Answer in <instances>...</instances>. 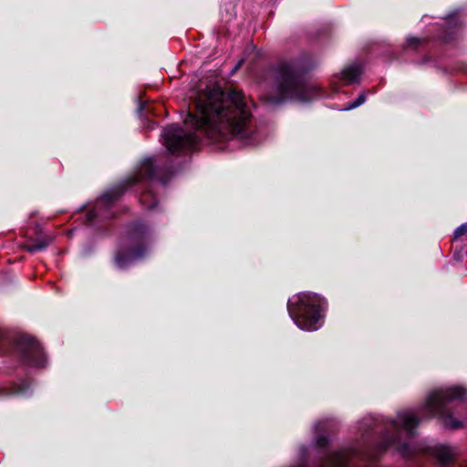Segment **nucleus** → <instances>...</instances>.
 Returning a JSON list of instances; mask_svg holds the SVG:
<instances>
[{
    "mask_svg": "<svg viewBox=\"0 0 467 467\" xmlns=\"http://www.w3.org/2000/svg\"><path fill=\"white\" fill-rule=\"evenodd\" d=\"M252 117L241 90L225 94L213 86L198 93L195 110L188 112L184 123L213 140L247 139L254 133Z\"/></svg>",
    "mask_w": 467,
    "mask_h": 467,
    "instance_id": "1",
    "label": "nucleus"
},
{
    "mask_svg": "<svg viewBox=\"0 0 467 467\" xmlns=\"http://www.w3.org/2000/svg\"><path fill=\"white\" fill-rule=\"evenodd\" d=\"M326 299L319 294L304 291L293 295L287 301V312L295 325L301 330H318L324 320Z\"/></svg>",
    "mask_w": 467,
    "mask_h": 467,
    "instance_id": "2",
    "label": "nucleus"
},
{
    "mask_svg": "<svg viewBox=\"0 0 467 467\" xmlns=\"http://www.w3.org/2000/svg\"><path fill=\"white\" fill-rule=\"evenodd\" d=\"M306 68L295 59L279 61L274 67V77L283 98L292 95L298 88L299 80Z\"/></svg>",
    "mask_w": 467,
    "mask_h": 467,
    "instance_id": "3",
    "label": "nucleus"
},
{
    "mask_svg": "<svg viewBox=\"0 0 467 467\" xmlns=\"http://www.w3.org/2000/svg\"><path fill=\"white\" fill-rule=\"evenodd\" d=\"M152 174V162L150 161H147L133 175L128 177L120 185L113 189L110 192L105 194L103 200L100 202L102 203L107 201L111 202L118 200L128 187H130L144 179L151 177Z\"/></svg>",
    "mask_w": 467,
    "mask_h": 467,
    "instance_id": "4",
    "label": "nucleus"
},
{
    "mask_svg": "<svg viewBox=\"0 0 467 467\" xmlns=\"http://www.w3.org/2000/svg\"><path fill=\"white\" fill-rule=\"evenodd\" d=\"M182 132L181 129L175 126L167 127L163 130L165 146L171 154L178 153L186 147H192L196 142L195 135L182 136Z\"/></svg>",
    "mask_w": 467,
    "mask_h": 467,
    "instance_id": "5",
    "label": "nucleus"
},
{
    "mask_svg": "<svg viewBox=\"0 0 467 467\" xmlns=\"http://www.w3.org/2000/svg\"><path fill=\"white\" fill-rule=\"evenodd\" d=\"M22 235L26 240L20 244V247L31 253L44 250L53 241V236L44 234L38 227L35 230V236L31 234L30 229H26Z\"/></svg>",
    "mask_w": 467,
    "mask_h": 467,
    "instance_id": "6",
    "label": "nucleus"
},
{
    "mask_svg": "<svg viewBox=\"0 0 467 467\" xmlns=\"http://www.w3.org/2000/svg\"><path fill=\"white\" fill-rule=\"evenodd\" d=\"M465 390L461 387H451L446 390L433 392L428 399V406L433 411L440 410L445 403L454 399H462Z\"/></svg>",
    "mask_w": 467,
    "mask_h": 467,
    "instance_id": "7",
    "label": "nucleus"
},
{
    "mask_svg": "<svg viewBox=\"0 0 467 467\" xmlns=\"http://www.w3.org/2000/svg\"><path fill=\"white\" fill-rule=\"evenodd\" d=\"M24 362L40 367L44 363V351L41 345L35 339H30L29 347L24 353Z\"/></svg>",
    "mask_w": 467,
    "mask_h": 467,
    "instance_id": "8",
    "label": "nucleus"
},
{
    "mask_svg": "<svg viewBox=\"0 0 467 467\" xmlns=\"http://www.w3.org/2000/svg\"><path fill=\"white\" fill-rule=\"evenodd\" d=\"M347 458L345 452L329 454L322 462L321 467H345Z\"/></svg>",
    "mask_w": 467,
    "mask_h": 467,
    "instance_id": "9",
    "label": "nucleus"
},
{
    "mask_svg": "<svg viewBox=\"0 0 467 467\" xmlns=\"http://www.w3.org/2000/svg\"><path fill=\"white\" fill-rule=\"evenodd\" d=\"M360 73V67L357 65H351L343 69L341 72V79L347 84H352L358 82Z\"/></svg>",
    "mask_w": 467,
    "mask_h": 467,
    "instance_id": "10",
    "label": "nucleus"
},
{
    "mask_svg": "<svg viewBox=\"0 0 467 467\" xmlns=\"http://www.w3.org/2000/svg\"><path fill=\"white\" fill-rule=\"evenodd\" d=\"M399 420L402 428L408 432H411L418 425V419L411 412L400 413L399 415Z\"/></svg>",
    "mask_w": 467,
    "mask_h": 467,
    "instance_id": "11",
    "label": "nucleus"
},
{
    "mask_svg": "<svg viewBox=\"0 0 467 467\" xmlns=\"http://www.w3.org/2000/svg\"><path fill=\"white\" fill-rule=\"evenodd\" d=\"M435 454L441 463H448L454 457L452 450L450 447H444V445L441 447H437L435 449Z\"/></svg>",
    "mask_w": 467,
    "mask_h": 467,
    "instance_id": "12",
    "label": "nucleus"
},
{
    "mask_svg": "<svg viewBox=\"0 0 467 467\" xmlns=\"http://www.w3.org/2000/svg\"><path fill=\"white\" fill-rule=\"evenodd\" d=\"M139 202L148 210H151L157 205L156 197L151 192H144Z\"/></svg>",
    "mask_w": 467,
    "mask_h": 467,
    "instance_id": "13",
    "label": "nucleus"
},
{
    "mask_svg": "<svg viewBox=\"0 0 467 467\" xmlns=\"http://www.w3.org/2000/svg\"><path fill=\"white\" fill-rule=\"evenodd\" d=\"M441 420L443 426L447 429L457 430L462 426L460 420L453 419L450 414L443 415Z\"/></svg>",
    "mask_w": 467,
    "mask_h": 467,
    "instance_id": "14",
    "label": "nucleus"
},
{
    "mask_svg": "<svg viewBox=\"0 0 467 467\" xmlns=\"http://www.w3.org/2000/svg\"><path fill=\"white\" fill-rule=\"evenodd\" d=\"M467 234V223H464L463 224L458 226L454 233H453V237H452V241L453 242H456V241H460L462 239V237L463 235H465Z\"/></svg>",
    "mask_w": 467,
    "mask_h": 467,
    "instance_id": "15",
    "label": "nucleus"
},
{
    "mask_svg": "<svg viewBox=\"0 0 467 467\" xmlns=\"http://www.w3.org/2000/svg\"><path fill=\"white\" fill-rule=\"evenodd\" d=\"M365 102H366V94L363 93V94H360L354 102L350 103L348 107L344 108V109L350 110V109H356L358 106L364 104Z\"/></svg>",
    "mask_w": 467,
    "mask_h": 467,
    "instance_id": "16",
    "label": "nucleus"
},
{
    "mask_svg": "<svg viewBox=\"0 0 467 467\" xmlns=\"http://www.w3.org/2000/svg\"><path fill=\"white\" fill-rule=\"evenodd\" d=\"M422 41L420 39H418L416 37H410L407 40V46L408 47L416 48L419 47Z\"/></svg>",
    "mask_w": 467,
    "mask_h": 467,
    "instance_id": "17",
    "label": "nucleus"
},
{
    "mask_svg": "<svg viewBox=\"0 0 467 467\" xmlns=\"http://www.w3.org/2000/svg\"><path fill=\"white\" fill-rule=\"evenodd\" d=\"M130 232L131 234H135L137 233L143 234L144 233V226L142 224H132Z\"/></svg>",
    "mask_w": 467,
    "mask_h": 467,
    "instance_id": "18",
    "label": "nucleus"
}]
</instances>
